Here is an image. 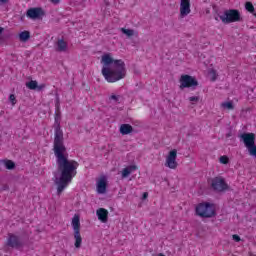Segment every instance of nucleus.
Returning <instances> with one entry per match:
<instances>
[{"label": "nucleus", "mask_w": 256, "mask_h": 256, "mask_svg": "<svg viewBox=\"0 0 256 256\" xmlns=\"http://www.w3.org/2000/svg\"><path fill=\"white\" fill-rule=\"evenodd\" d=\"M55 131H54V155L56 157L57 171L60 177L57 178V172H54L53 181L57 187V194L60 195L62 191L67 189L69 183L73 181V177L77 175V167L79 162L69 160L67 155V148L64 144L63 130L61 129V111L59 110V102L55 103Z\"/></svg>", "instance_id": "f257e3e1"}, {"label": "nucleus", "mask_w": 256, "mask_h": 256, "mask_svg": "<svg viewBox=\"0 0 256 256\" xmlns=\"http://www.w3.org/2000/svg\"><path fill=\"white\" fill-rule=\"evenodd\" d=\"M101 64L103 65L102 75L108 83H117V81L125 79L127 69L123 60H115L110 53H106L102 55Z\"/></svg>", "instance_id": "f03ea898"}, {"label": "nucleus", "mask_w": 256, "mask_h": 256, "mask_svg": "<svg viewBox=\"0 0 256 256\" xmlns=\"http://www.w3.org/2000/svg\"><path fill=\"white\" fill-rule=\"evenodd\" d=\"M196 215L203 219H211V217H215V215H217V212L215 211V204H211L209 202L198 204L196 206Z\"/></svg>", "instance_id": "7ed1b4c3"}, {"label": "nucleus", "mask_w": 256, "mask_h": 256, "mask_svg": "<svg viewBox=\"0 0 256 256\" xmlns=\"http://www.w3.org/2000/svg\"><path fill=\"white\" fill-rule=\"evenodd\" d=\"M222 23L229 24V23H239L243 21L241 17V12L237 9H228L224 11L223 15L219 16Z\"/></svg>", "instance_id": "20e7f679"}, {"label": "nucleus", "mask_w": 256, "mask_h": 256, "mask_svg": "<svg viewBox=\"0 0 256 256\" xmlns=\"http://www.w3.org/2000/svg\"><path fill=\"white\" fill-rule=\"evenodd\" d=\"M72 227L74 231V247L76 249H81V244L83 243V238L81 237V221L79 215L75 214L72 218Z\"/></svg>", "instance_id": "39448f33"}, {"label": "nucleus", "mask_w": 256, "mask_h": 256, "mask_svg": "<svg viewBox=\"0 0 256 256\" xmlns=\"http://www.w3.org/2000/svg\"><path fill=\"white\" fill-rule=\"evenodd\" d=\"M240 139L243 141L245 147L248 149L249 154L252 157H256L255 134L243 133L240 135Z\"/></svg>", "instance_id": "423d86ee"}, {"label": "nucleus", "mask_w": 256, "mask_h": 256, "mask_svg": "<svg viewBox=\"0 0 256 256\" xmlns=\"http://www.w3.org/2000/svg\"><path fill=\"white\" fill-rule=\"evenodd\" d=\"M180 89H189L199 86V81H197V78L189 75V74H184L180 77Z\"/></svg>", "instance_id": "0eeeda50"}, {"label": "nucleus", "mask_w": 256, "mask_h": 256, "mask_svg": "<svg viewBox=\"0 0 256 256\" xmlns=\"http://www.w3.org/2000/svg\"><path fill=\"white\" fill-rule=\"evenodd\" d=\"M211 187L213 191L217 193H223V191H227L229 189V185L225 182V178L218 176L214 177L211 181Z\"/></svg>", "instance_id": "6e6552de"}, {"label": "nucleus", "mask_w": 256, "mask_h": 256, "mask_svg": "<svg viewBox=\"0 0 256 256\" xmlns=\"http://www.w3.org/2000/svg\"><path fill=\"white\" fill-rule=\"evenodd\" d=\"M7 247H11V249H21L23 247V241L21 238L15 234H8V238L6 241Z\"/></svg>", "instance_id": "1a4fd4ad"}, {"label": "nucleus", "mask_w": 256, "mask_h": 256, "mask_svg": "<svg viewBox=\"0 0 256 256\" xmlns=\"http://www.w3.org/2000/svg\"><path fill=\"white\" fill-rule=\"evenodd\" d=\"M177 165V150L173 149L168 153V156L166 157L165 167H168L169 169H177Z\"/></svg>", "instance_id": "9d476101"}, {"label": "nucleus", "mask_w": 256, "mask_h": 256, "mask_svg": "<svg viewBox=\"0 0 256 256\" xmlns=\"http://www.w3.org/2000/svg\"><path fill=\"white\" fill-rule=\"evenodd\" d=\"M26 15L29 19H39V17H45V11L41 7L30 8L27 10Z\"/></svg>", "instance_id": "9b49d317"}, {"label": "nucleus", "mask_w": 256, "mask_h": 256, "mask_svg": "<svg viewBox=\"0 0 256 256\" xmlns=\"http://www.w3.org/2000/svg\"><path fill=\"white\" fill-rule=\"evenodd\" d=\"M191 13V2L189 0H181L180 2V15L187 17Z\"/></svg>", "instance_id": "f8f14e48"}, {"label": "nucleus", "mask_w": 256, "mask_h": 256, "mask_svg": "<svg viewBox=\"0 0 256 256\" xmlns=\"http://www.w3.org/2000/svg\"><path fill=\"white\" fill-rule=\"evenodd\" d=\"M96 215L101 223H107L109 220V211H107L105 208H99L96 211Z\"/></svg>", "instance_id": "ddd939ff"}, {"label": "nucleus", "mask_w": 256, "mask_h": 256, "mask_svg": "<svg viewBox=\"0 0 256 256\" xmlns=\"http://www.w3.org/2000/svg\"><path fill=\"white\" fill-rule=\"evenodd\" d=\"M107 192V179L102 177L100 181L97 183V193L103 195V193Z\"/></svg>", "instance_id": "4468645a"}, {"label": "nucleus", "mask_w": 256, "mask_h": 256, "mask_svg": "<svg viewBox=\"0 0 256 256\" xmlns=\"http://www.w3.org/2000/svg\"><path fill=\"white\" fill-rule=\"evenodd\" d=\"M55 51L58 53H65V51H67V42L63 39L58 40L55 44Z\"/></svg>", "instance_id": "2eb2a0df"}, {"label": "nucleus", "mask_w": 256, "mask_h": 256, "mask_svg": "<svg viewBox=\"0 0 256 256\" xmlns=\"http://www.w3.org/2000/svg\"><path fill=\"white\" fill-rule=\"evenodd\" d=\"M133 171H137V165H130V166H127L126 168H124L122 170V179H126V177L128 175H131V173H133Z\"/></svg>", "instance_id": "dca6fc26"}, {"label": "nucleus", "mask_w": 256, "mask_h": 256, "mask_svg": "<svg viewBox=\"0 0 256 256\" xmlns=\"http://www.w3.org/2000/svg\"><path fill=\"white\" fill-rule=\"evenodd\" d=\"M121 135H129V133H133V126L130 124H122L120 126Z\"/></svg>", "instance_id": "f3484780"}, {"label": "nucleus", "mask_w": 256, "mask_h": 256, "mask_svg": "<svg viewBox=\"0 0 256 256\" xmlns=\"http://www.w3.org/2000/svg\"><path fill=\"white\" fill-rule=\"evenodd\" d=\"M0 163H2V165L9 171H13V169H15V162H13V160L4 159L1 160Z\"/></svg>", "instance_id": "a211bd4d"}, {"label": "nucleus", "mask_w": 256, "mask_h": 256, "mask_svg": "<svg viewBox=\"0 0 256 256\" xmlns=\"http://www.w3.org/2000/svg\"><path fill=\"white\" fill-rule=\"evenodd\" d=\"M28 39H31V32L25 30V31H22L20 32L19 34V40L22 42V43H27V40Z\"/></svg>", "instance_id": "6ab92c4d"}, {"label": "nucleus", "mask_w": 256, "mask_h": 256, "mask_svg": "<svg viewBox=\"0 0 256 256\" xmlns=\"http://www.w3.org/2000/svg\"><path fill=\"white\" fill-rule=\"evenodd\" d=\"M245 9H246V11H248L249 13H252V15H254V17H256L255 7L253 6V3H251V2H246V3H245Z\"/></svg>", "instance_id": "aec40b11"}, {"label": "nucleus", "mask_w": 256, "mask_h": 256, "mask_svg": "<svg viewBox=\"0 0 256 256\" xmlns=\"http://www.w3.org/2000/svg\"><path fill=\"white\" fill-rule=\"evenodd\" d=\"M37 81L36 80H31L26 83V87L30 89L31 91H36L37 90Z\"/></svg>", "instance_id": "412c9836"}, {"label": "nucleus", "mask_w": 256, "mask_h": 256, "mask_svg": "<svg viewBox=\"0 0 256 256\" xmlns=\"http://www.w3.org/2000/svg\"><path fill=\"white\" fill-rule=\"evenodd\" d=\"M121 31L124 35H127V37H133V35H135V30L133 29L121 28Z\"/></svg>", "instance_id": "4be33fe9"}, {"label": "nucleus", "mask_w": 256, "mask_h": 256, "mask_svg": "<svg viewBox=\"0 0 256 256\" xmlns=\"http://www.w3.org/2000/svg\"><path fill=\"white\" fill-rule=\"evenodd\" d=\"M210 81H217V71L215 69L209 70Z\"/></svg>", "instance_id": "5701e85b"}, {"label": "nucleus", "mask_w": 256, "mask_h": 256, "mask_svg": "<svg viewBox=\"0 0 256 256\" xmlns=\"http://www.w3.org/2000/svg\"><path fill=\"white\" fill-rule=\"evenodd\" d=\"M221 107H223V109H228L229 111L234 109L233 102H223Z\"/></svg>", "instance_id": "b1692460"}, {"label": "nucleus", "mask_w": 256, "mask_h": 256, "mask_svg": "<svg viewBox=\"0 0 256 256\" xmlns=\"http://www.w3.org/2000/svg\"><path fill=\"white\" fill-rule=\"evenodd\" d=\"M110 101H115V103H119V99H121V96L120 95H115V94H112L110 97H109Z\"/></svg>", "instance_id": "393cba45"}, {"label": "nucleus", "mask_w": 256, "mask_h": 256, "mask_svg": "<svg viewBox=\"0 0 256 256\" xmlns=\"http://www.w3.org/2000/svg\"><path fill=\"white\" fill-rule=\"evenodd\" d=\"M219 161H220V163H222V165H227V163H229V157L221 156Z\"/></svg>", "instance_id": "a878e982"}, {"label": "nucleus", "mask_w": 256, "mask_h": 256, "mask_svg": "<svg viewBox=\"0 0 256 256\" xmlns=\"http://www.w3.org/2000/svg\"><path fill=\"white\" fill-rule=\"evenodd\" d=\"M9 101H10V103H12V105H16L17 104V99L15 98L14 94H11L9 96Z\"/></svg>", "instance_id": "bb28decb"}, {"label": "nucleus", "mask_w": 256, "mask_h": 256, "mask_svg": "<svg viewBox=\"0 0 256 256\" xmlns=\"http://www.w3.org/2000/svg\"><path fill=\"white\" fill-rule=\"evenodd\" d=\"M189 101L191 103H199V96H191L189 97Z\"/></svg>", "instance_id": "cd10ccee"}, {"label": "nucleus", "mask_w": 256, "mask_h": 256, "mask_svg": "<svg viewBox=\"0 0 256 256\" xmlns=\"http://www.w3.org/2000/svg\"><path fill=\"white\" fill-rule=\"evenodd\" d=\"M232 239L233 241H236V243H239V241H241V237H239V235L237 234L232 235Z\"/></svg>", "instance_id": "c85d7f7f"}, {"label": "nucleus", "mask_w": 256, "mask_h": 256, "mask_svg": "<svg viewBox=\"0 0 256 256\" xmlns=\"http://www.w3.org/2000/svg\"><path fill=\"white\" fill-rule=\"evenodd\" d=\"M46 85L45 84H38L37 85V88H36V91H43V89H45Z\"/></svg>", "instance_id": "c756f323"}, {"label": "nucleus", "mask_w": 256, "mask_h": 256, "mask_svg": "<svg viewBox=\"0 0 256 256\" xmlns=\"http://www.w3.org/2000/svg\"><path fill=\"white\" fill-rule=\"evenodd\" d=\"M0 191H9V185L4 184L0 187Z\"/></svg>", "instance_id": "7c9ffc66"}, {"label": "nucleus", "mask_w": 256, "mask_h": 256, "mask_svg": "<svg viewBox=\"0 0 256 256\" xmlns=\"http://www.w3.org/2000/svg\"><path fill=\"white\" fill-rule=\"evenodd\" d=\"M51 3H53L54 5H59V3H61V0H50Z\"/></svg>", "instance_id": "2f4dec72"}, {"label": "nucleus", "mask_w": 256, "mask_h": 256, "mask_svg": "<svg viewBox=\"0 0 256 256\" xmlns=\"http://www.w3.org/2000/svg\"><path fill=\"white\" fill-rule=\"evenodd\" d=\"M148 197H149V193L144 192V193H143V196H142V199H147Z\"/></svg>", "instance_id": "473e14b6"}, {"label": "nucleus", "mask_w": 256, "mask_h": 256, "mask_svg": "<svg viewBox=\"0 0 256 256\" xmlns=\"http://www.w3.org/2000/svg\"><path fill=\"white\" fill-rule=\"evenodd\" d=\"M4 31H5V28L0 27V35H2Z\"/></svg>", "instance_id": "72a5a7b5"}, {"label": "nucleus", "mask_w": 256, "mask_h": 256, "mask_svg": "<svg viewBox=\"0 0 256 256\" xmlns=\"http://www.w3.org/2000/svg\"><path fill=\"white\" fill-rule=\"evenodd\" d=\"M0 3H9V0H0Z\"/></svg>", "instance_id": "f704fd0d"}, {"label": "nucleus", "mask_w": 256, "mask_h": 256, "mask_svg": "<svg viewBox=\"0 0 256 256\" xmlns=\"http://www.w3.org/2000/svg\"><path fill=\"white\" fill-rule=\"evenodd\" d=\"M231 135H232L231 132L227 133V134H226L227 139H229V137H231Z\"/></svg>", "instance_id": "c9c22d12"}, {"label": "nucleus", "mask_w": 256, "mask_h": 256, "mask_svg": "<svg viewBox=\"0 0 256 256\" xmlns=\"http://www.w3.org/2000/svg\"><path fill=\"white\" fill-rule=\"evenodd\" d=\"M158 256H165V254H163V253H160Z\"/></svg>", "instance_id": "e433bc0d"}]
</instances>
